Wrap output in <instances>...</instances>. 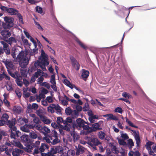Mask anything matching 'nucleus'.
Wrapping results in <instances>:
<instances>
[{"label":"nucleus","mask_w":156,"mask_h":156,"mask_svg":"<svg viewBox=\"0 0 156 156\" xmlns=\"http://www.w3.org/2000/svg\"><path fill=\"white\" fill-rule=\"evenodd\" d=\"M98 135L100 139L103 140L105 137V134L104 132L101 131L98 133Z\"/></svg>","instance_id":"nucleus-34"},{"label":"nucleus","mask_w":156,"mask_h":156,"mask_svg":"<svg viewBox=\"0 0 156 156\" xmlns=\"http://www.w3.org/2000/svg\"><path fill=\"white\" fill-rule=\"evenodd\" d=\"M58 134L55 129L52 130L51 134L49 136V138H50L51 140L53 139L52 137L55 138L58 137Z\"/></svg>","instance_id":"nucleus-23"},{"label":"nucleus","mask_w":156,"mask_h":156,"mask_svg":"<svg viewBox=\"0 0 156 156\" xmlns=\"http://www.w3.org/2000/svg\"><path fill=\"white\" fill-rule=\"evenodd\" d=\"M34 22L35 25L39 29L41 30H43V29L41 27V26L40 25L39 23H38L36 22V21H35L34 20Z\"/></svg>","instance_id":"nucleus-59"},{"label":"nucleus","mask_w":156,"mask_h":156,"mask_svg":"<svg viewBox=\"0 0 156 156\" xmlns=\"http://www.w3.org/2000/svg\"><path fill=\"white\" fill-rule=\"evenodd\" d=\"M63 149L62 147L58 146L54 148V147H51V152H52L53 156H55V154L57 153L61 154L62 153Z\"/></svg>","instance_id":"nucleus-12"},{"label":"nucleus","mask_w":156,"mask_h":156,"mask_svg":"<svg viewBox=\"0 0 156 156\" xmlns=\"http://www.w3.org/2000/svg\"><path fill=\"white\" fill-rule=\"evenodd\" d=\"M72 119L69 117H67L66 120L64 121V124L66 123H73L72 122Z\"/></svg>","instance_id":"nucleus-60"},{"label":"nucleus","mask_w":156,"mask_h":156,"mask_svg":"<svg viewBox=\"0 0 156 156\" xmlns=\"http://www.w3.org/2000/svg\"><path fill=\"white\" fill-rule=\"evenodd\" d=\"M112 151L113 153L115 154H118L119 153L118 149L116 147V146L115 145L112 146Z\"/></svg>","instance_id":"nucleus-42"},{"label":"nucleus","mask_w":156,"mask_h":156,"mask_svg":"<svg viewBox=\"0 0 156 156\" xmlns=\"http://www.w3.org/2000/svg\"><path fill=\"white\" fill-rule=\"evenodd\" d=\"M72 111L71 109L70 108L68 107L66 108L65 110V113L67 115H70L72 113Z\"/></svg>","instance_id":"nucleus-47"},{"label":"nucleus","mask_w":156,"mask_h":156,"mask_svg":"<svg viewBox=\"0 0 156 156\" xmlns=\"http://www.w3.org/2000/svg\"><path fill=\"white\" fill-rule=\"evenodd\" d=\"M11 55L13 58L16 59L21 68H26L28 64L29 58L27 56V52L25 53L23 51L19 52L18 49L14 48H12Z\"/></svg>","instance_id":"nucleus-1"},{"label":"nucleus","mask_w":156,"mask_h":156,"mask_svg":"<svg viewBox=\"0 0 156 156\" xmlns=\"http://www.w3.org/2000/svg\"><path fill=\"white\" fill-rule=\"evenodd\" d=\"M49 147V146L44 143H41L39 149H37L34 150L33 153L34 155L39 154L41 152H44L45 150L48 149Z\"/></svg>","instance_id":"nucleus-7"},{"label":"nucleus","mask_w":156,"mask_h":156,"mask_svg":"<svg viewBox=\"0 0 156 156\" xmlns=\"http://www.w3.org/2000/svg\"><path fill=\"white\" fill-rule=\"evenodd\" d=\"M57 122L58 124L62 122H63L64 123V121L62 117H58L57 118Z\"/></svg>","instance_id":"nucleus-52"},{"label":"nucleus","mask_w":156,"mask_h":156,"mask_svg":"<svg viewBox=\"0 0 156 156\" xmlns=\"http://www.w3.org/2000/svg\"><path fill=\"white\" fill-rule=\"evenodd\" d=\"M20 129L25 132L28 133L30 132L27 124H25L24 126L20 127Z\"/></svg>","instance_id":"nucleus-29"},{"label":"nucleus","mask_w":156,"mask_h":156,"mask_svg":"<svg viewBox=\"0 0 156 156\" xmlns=\"http://www.w3.org/2000/svg\"><path fill=\"white\" fill-rule=\"evenodd\" d=\"M41 119L44 123L47 124H50L51 122L50 120L48 119L47 117L44 116H42Z\"/></svg>","instance_id":"nucleus-27"},{"label":"nucleus","mask_w":156,"mask_h":156,"mask_svg":"<svg viewBox=\"0 0 156 156\" xmlns=\"http://www.w3.org/2000/svg\"><path fill=\"white\" fill-rule=\"evenodd\" d=\"M64 98H65L66 100L68 101H70L72 103H73L75 104H76L77 103V101L76 100L73 99H70L65 95H64Z\"/></svg>","instance_id":"nucleus-43"},{"label":"nucleus","mask_w":156,"mask_h":156,"mask_svg":"<svg viewBox=\"0 0 156 156\" xmlns=\"http://www.w3.org/2000/svg\"><path fill=\"white\" fill-rule=\"evenodd\" d=\"M55 109L56 110V113L58 114H61L62 108L58 104L55 105Z\"/></svg>","instance_id":"nucleus-30"},{"label":"nucleus","mask_w":156,"mask_h":156,"mask_svg":"<svg viewBox=\"0 0 156 156\" xmlns=\"http://www.w3.org/2000/svg\"><path fill=\"white\" fill-rule=\"evenodd\" d=\"M1 34L3 37L4 40L5 41L11 35V33L9 31H7L5 30H2Z\"/></svg>","instance_id":"nucleus-14"},{"label":"nucleus","mask_w":156,"mask_h":156,"mask_svg":"<svg viewBox=\"0 0 156 156\" xmlns=\"http://www.w3.org/2000/svg\"><path fill=\"white\" fill-rule=\"evenodd\" d=\"M22 80V77L21 76H17L16 79V82L17 85L20 87H21L23 85V82L21 81Z\"/></svg>","instance_id":"nucleus-22"},{"label":"nucleus","mask_w":156,"mask_h":156,"mask_svg":"<svg viewBox=\"0 0 156 156\" xmlns=\"http://www.w3.org/2000/svg\"><path fill=\"white\" fill-rule=\"evenodd\" d=\"M85 123L88 125H90V123L86 122L83 119L81 118H78L76 119V123H74L75 125L74 126L75 127V129L80 130L81 129L82 127Z\"/></svg>","instance_id":"nucleus-5"},{"label":"nucleus","mask_w":156,"mask_h":156,"mask_svg":"<svg viewBox=\"0 0 156 156\" xmlns=\"http://www.w3.org/2000/svg\"><path fill=\"white\" fill-rule=\"evenodd\" d=\"M74 151L73 150H69L67 153H64L62 155V156H73L74 154Z\"/></svg>","instance_id":"nucleus-28"},{"label":"nucleus","mask_w":156,"mask_h":156,"mask_svg":"<svg viewBox=\"0 0 156 156\" xmlns=\"http://www.w3.org/2000/svg\"><path fill=\"white\" fill-rule=\"evenodd\" d=\"M20 138L22 142L25 146L27 144H31L34 141L29 136L26 134L23 135L21 136Z\"/></svg>","instance_id":"nucleus-6"},{"label":"nucleus","mask_w":156,"mask_h":156,"mask_svg":"<svg viewBox=\"0 0 156 156\" xmlns=\"http://www.w3.org/2000/svg\"><path fill=\"white\" fill-rule=\"evenodd\" d=\"M100 142L97 138L91 139V142L90 144H94L95 145H98L100 144Z\"/></svg>","instance_id":"nucleus-26"},{"label":"nucleus","mask_w":156,"mask_h":156,"mask_svg":"<svg viewBox=\"0 0 156 156\" xmlns=\"http://www.w3.org/2000/svg\"><path fill=\"white\" fill-rule=\"evenodd\" d=\"M0 43L3 45V49H4L8 48H9V45L8 44L4 41H1Z\"/></svg>","instance_id":"nucleus-50"},{"label":"nucleus","mask_w":156,"mask_h":156,"mask_svg":"<svg viewBox=\"0 0 156 156\" xmlns=\"http://www.w3.org/2000/svg\"><path fill=\"white\" fill-rule=\"evenodd\" d=\"M50 82L53 84H56L55 74H53L51 76L50 79Z\"/></svg>","instance_id":"nucleus-36"},{"label":"nucleus","mask_w":156,"mask_h":156,"mask_svg":"<svg viewBox=\"0 0 156 156\" xmlns=\"http://www.w3.org/2000/svg\"><path fill=\"white\" fill-rule=\"evenodd\" d=\"M104 117H108L107 118V120H118V118L116 116L114 115L113 114H106L103 116Z\"/></svg>","instance_id":"nucleus-19"},{"label":"nucleus","mask_w":156,"mask_h":156,"mask_svg":"<svg viewBox=\"0 0 156 156\" xmlns=\"http://www.w3.org/2000/svg\"><path fill=\"white\" fill-rule=\"evenodd\" d=\"M122 96L125 98H128V99L131 98L132 96L130 94H128L126 92H124L122 94Z\"/></svg>","instance_id":"nucleus-61"},{"label":"nucleus","mask_w":156,"mask_h":156,"mask_svg":"<svg viewBox=\"0 0 156 156\" xmlns=\"http://www.w3.org/2000/svg\"><path fill=\"white\" fill-rule=\"evenodd\" d=\"M124 140H125L119 139L118 140L119 143L120 145L124 146L126 145V143Z\"/></svg>","instance_id":"nucleus-56"},{"label":"nucleus","mask_w":156,"mask_h":156,"mask_svg":"<svg viewBox=\"0 0 156 156\" xmlns=\"http://www.w3.org/2000/svg\"><path fill=\"white\" fill-rule=\"evenodd\" d=\"M55 104H51L48 107L47 110L49 112H50L51 113H53L55 112Z\"/></svg>","instance_id":"nucleus-21"},{"label":"nucleus","mask_w":156,"mask_h":156,"mask_svg":"<svg viewBox=\"0 0 156 156\" xmlns=\"http://www.w3.org/2000/svg\"><path fill=\"white\" fill-rule=\"evenodd\" d=\"M41 70H39V71H37V72L35 73L34 74V76L36 78H38L39 76H40L41 73Z\"/></svg>","instance_id":"nucleus-53"},{"label":"nucleus","mask_w":156,"mask_h":156,"mask_svg":"<svg viewBox=\"0 0 156 156\" xmlns=\"http://www.w3.org/2000/svg\"><path fill=\"white\" fill-rule=\"evenodd\" d=\"M27 90H23V95H24V97L26 98H28L30 96V93L29 92H27Z\"/></svg>","instance_id":"nucleus-57"},{"label":"nucleus","mask_w":156,"mask_h":156,"mask_svg":"<svg viewBox=\"0 0 156 156\" xmlns=\"http://www.w3.org/2000/svg\"><path fill=\"white\" fill-rule=\"evenodd\" d=\"M31 145L29 144H27L26 146H27L28 149L27 151L29 152H32V150H33L34 148V147L33 146V143Z\"/></svg>","instance_id":"nucleus-41"},{"label":"nucleus","mask_w":156,"mask_h":156,"mask_svg":"<svg viewBox=\"0 0 156 156\" xmlns=\"http://www.w3.org/2000/svg\"><path fill=\"white\" fill-rule=\"evenodd\" d=\"M29 135L30 136V137L31 139H35L37 138H38V140H41V138L40 137H38V136L37 134H36L35 132L34 131H32L30 133Z\"/></svg>","instance_id":"nucleus-25"},{"label":"nucleus","mask_w":156,"mask_h":156,"mask_svg":"<svg viewBox=\"0 0 156 156\" xmlns=\"http://www.w3.org/2000/svg\"><path fill=\"white\" fill-rule=\"evenodd\" d=\"M5 146L4 145L0 146V151L3 152L5 151L7 155L10 156L11 148H9V151H8V147H5Z\"/></svg>","instance_id":"nucleus-17"},{"label":"nucleus","mask_w":156,"mask_h":156,"mask_svg":"<svg viewBox=\"0 0 156 156\" xmlns=\"http://www.w3.org/2000/svg\"><path fill=\"white\" fill-rule=\"evenodd\" d=\"M69 58L72 66L78 71L80 68V65L77 60L73 56L70 55Z\"/></svg>","instance_id":"nucleus-9"},{"label":"nucleus","mask_w":156,"mask_h":156,"mask_svg":"<svg viewBox=\"0 0 156 156\" xmlns=\"http://www.w3.org/2000/svg\"><path fill=\"white\" fill-rule=\"evenodd\" d=\"M6 41L10 45L13 43H16L17 42L16 39L13 37H9L8 39L6 40Z\"/></svg>","instance_id":"nucleus-24"},{"label":"nucleus","mask_w":156,"mask_h":156,"mask_svg":"<svg viewBox=\"0 0 156 156\" xmlns=\"http://www.w3.org/2000/svg\"><path fill=\"white\" fill-rule=\"evenodd\" d=\"M9 116L6 113L3 114L0 118V126H4L9 120Z\"/></svg>","instance_id":"nucleus-11"},{"label":"nucleus","mask_w":156,"mask_h":156,"mask_svg":"<svg viewBox=\"0 0 156 156\" xmlns=\"http://www.w3.org/2000/svg\"><path fill=\"white\" fill-rule=\"evenodd\" d=\"M83 130H91V127H90L88 125H85V124L82 127Z\"/></svg>","instance_id":"nucleus-58"},{"label":"nucleus","mask_w":156,"mask_h":156,"mask_svg":"<svg viewBox=\"0 0 156 156\" xmlns=\"http://www.w3.org/2000/svg\"><path fill=\"white\" fill-rule=\"evenodd\" d=\"M4 99L3 100L5 104V105L7 106L8 107H9L10 106V103L9 101L6 99V97L5 96V94L4 95Z\"/></svg>","instance_id":"nucleus-38"},{"label":"nucleus","mask_w":156,"mask_h":156,"mask_svg":"<svg viewBox=\"0 0 156 156\" xmlns=\"http://www.w3.org/2000/svg\"><path fill=\"white\" fill-rule=\"evenodd\" d=\"M2 62L5 64L6 68L8 70L9 69H13L14 65L12 62L4 59L2 60Z\"/></svg>","instance_id":"nucleus-13"},{"label":"nucleus","mask_w":156,"mask_h":156,"mask_svg":"<svg viewBox=\"0 0 156 156\" xmlns=\"http://www.w3.org/2000/svg\"><path fill=\"white\" fill-rule=\"evenodd\" d=\"M121 136L124 140H127L129 138L127 134L126 133H122L121 135Z\"/></svg>","instance_id":"nucleus-62"},{"label":"nucleus","mask_w":156,"mask_h":156,"mask_svg":"<svg viewBox=\"0 0 156 156\" xmlns=\"http://www.w3.org/2000/svg\"><path fill=\"white\" fill-rule=\"evenodd\" d=\"M12 145L11 144L8 142H6L5 143V144L4 145L5 146V147H8V151H9V148H11V149H10L11 151V153L12 149H13V147L12 146Z\"/></svg>","instance_id":"nucleus-44"},{"label":"nucleus","mask_w":156,"mask_h":156,"mask_svg":"<svg viewBox=\"0 0 156 156\" xmlns=\"http://www.w3.org/2000/svg\"><path fill=\"white\" fill-rule=\"evenodd\" d=\"M9 132L10 133L11 138L14 139L19 137L21 134L20 132L17 130L16 127H13L12 129H9Z\"/></svg>","instance_id":"nucleus-8"},{"label":"nucleus","mask_w":156,"mask_h":156,"mask_svg":"<svg viewBox=\"0 0 156 156\" xmlns=\"http://www.w3.org/2000/svg\"><path fill=\"white\" fill-rule=\"evenodd\" d=\"M76 42L80 45L83 48L86 49L87 48L86 46L85 45L78 39H76Z\"/></svg>","instance_id":"nucleus-35"},{"label":"nucleus","mask_w":156,"mask_h":156,"mask_svg":"<svg viewBox=\"0 0 156 156\" xmlns=\"http://www.w3.org/2000/svg\"><path fill=\"white\" fill-rule=\"evenodd\" d=\"M153 144V143L151 141H148L147 142L145 145L147 149H151V146Z\"/></svg>","instance_id":"nucleus-40"},{"label":"nucleus","mask_w":156,"mask_h":156,"mask_svg":"<svg viewBox=\"0 0 156 156\" xmlns=\"http://www.w3.org/2000/svg\"><path fill=\"white\" fill-rule=\"evenodd\" d=\"M59 142H60V140L58 139V137H57L55 138V139L51 142V143L52 145H55Z\"/></svg>","instance_id":"nucleus-45"},{"label":"nucleus","mask_w":156,"mask_h":156,"mask_svg":"<svg viewBox=\"0 0 156 156\" xmlns=\"http://www.w3.org/2000/svg\"><path fill=\"white\" fill-rule=\"evenodd\" d=\"M92 127H91V131H96L97 130H101L102 129L101 127H100V124L98 123H94L92 124Z\"/></svg>","instance_id":"nucleus-15"},{"label":"nucleus","mask_w":156,"mask_h":156,"mask_svg":"<svg viewBox=\"0 0 156 156\" xmlns=\"http://www.w3.org/2000/svg\"><path fill=\"white\" fill-rule=\"evenodd\" d=\"M70 129H72V128L73 129H75V127L74 126L75 125L74 123H66L65 124Z\"/></svg>","instance_id":"nucleus-46"},{"label":"nucleus","mask_w":156,"mask_h":156,"mask_svg":"<svg viewBox=\"0 0 156 156\" xmlns=\"http://www.w3.org/2000/svg\"><path fill=\"white\" fill-rule=\"evenodd\" d=\"M36 10L39 13H42L43 12L42 8L37 6L36 8Z\"/></svg>","instance_id":"nucleus-54"},{"label":"nucleus","mask_w":156,"mask_h":156,"mask_svg":"<svg viewBox=\"0 0 156 156\" xmlns=\"http://www.w3.org/2000/svg\"><path fill=\"white\" fill-rule=\"evenodd\" d=\"M0 9L4 12H7L9 14L12 15H16L18 12L17 10L13 8H8L7 7L1 5L0 6Z\"/></svg>","instance_id":"nucleus-3"},{"label":"nucleus","mask_w":156,"mask_h":156,"mask_svg":"<svg viewBox=\"0 0 156 156\" xmlns=\"http://www.w3.org/2000/svg\"><path fill=\"white\" fill-rule=\"evenodd\" d=\"M89 105L87 103H85L84 106H83V110L84 112H86L89 110Z\"/></svg>","instance_id":"nucleus-48"},{"label":"nucleus","mask_w":156,"mask_h":156,"mask_svg":"<svg viewBox=\"0 0 156 156\" xmlns=\"http://www.w3.org/2000/svg\"><path fill=\"white\" fill-rule=\"evenodd\" d=\"M40 142L39 141H37L35 143H33V146L35 148L34 149H39L40 146Z\"/></svg>","instance_id":"nucleus-33"},{"label":"nucleus","mask_w":156,"mask_h":156,"mask_svg":"<svg viewBox=\"0 0 156 156\" xmlns=\"http://www.w3.org/2000/svg\"><path fill=\"white\" fill-rule=\"evenodd\" d=\"M23 83L26 87L28 86L29 85V82L26 79H23Z\"/></svg>","instance_id":"nucleus-64"},{"label":"nucleus","mask_w":156,"mask_h":156,"mask_svg":"<svg viewBox=\"0 0 156 156\" xmlns=\"http://www.w3.org/2000/svg\"><path fill=\"white\" fill-rule=\"evenodd\" d=\"M115 112L121 114L122 113L123 110L121 108L118 107L115 109Z\"/></svg>","instance_id":"nucleus-51"},{"label":"nucleus","mask_w":156,"mask_h":156,"mask_svg":"<svg viewBox=\"0 0 156 156\" xmlns=\"http://www.w3.org/2000/svg\"><path fill=\"white\" fill-rule=\"evenodd\" d=\"M6 123L10 129H12L13 127H16L15 126L16 124V120L15 119H13L11 120H9Z\"/></svg>","instance_id":"nucleus-16"},{"label":"nucleus","mask_w":156,"mask_h":156,"mask_svg":"<svg viewBox=\"0 0 156 156\" xmlns=\"http://www.w3.org/2000/svg\"><path fill=\"white\" fill-rule=\"evenodd\" d=\"M84 148L83 147L81 146H78V148L77 149L76 154L78 153H79L80 152H82L84 151Z\"/></svg>","instance_id":"nucleus-49"},{"label":"nucleus","mask_w":156,"mask_h":156,"mask_svg":"<svg viewBox=\"0 0 156 156\" xmlns=\"http://www.w3.org/2000/svg\"><path fill=\"white\" fill-rule=\"evenodd\" d=\"M9 73L10 75L13 78H15L16 79V78L17 77V76H20V75L18 73H15V74L12 73L10 71L7 70Z\"/></svg>","instance_id":"nucleus-32"},{"label":"nucleus","mask_w":156,"mask_h":156,"mask_svg":"<svg viewBox=\"0 0 156 156\" xmlns=\"http://www.w3.org/2000/svg\"><path fill=\"white\" fill-rule=\"evenodd\" d=\"M34 126L36 129L39 130L40 132H43V127L39 123L35 124Z\"/></svg>","instance_id":"nucleus-31"},{"label":"nucleus","mask_w":156,"mask_h":156,"mask_svg":"<svg viewBox=\"0 0 156 156\" xmlns=\"http://www.w3.org/2000/svg\"><path fill=\"white\" fill-rule=\"evenodd\" d=\"M43 152H40V153L41 154L42 156H53L52 152H51V150L50 151L47 153H43Z\"/></svg>","instance_id":"nucleus-37"},{"label":"nucleus","mask_w":156,"mask_h":156,"mask_svg":"<svg viewBox=\"0 0 156 156\" xmlns=\"http://www.w3.org/2000/svg\"><path fill=\"white\" fill-rule=\"evenodd\" d=\"M23 152L22 150L18 149H12L11 152L13 156H18L20 155V154L22 153Z\"/></svg>","instance_id":"nucleus-18"},{"label":"nucleus","mask_w":156,"mask_h":156,"mask_svg":"<svg viewBox=\"0 0 156 156\" xmlns=\"http://www.w3.org/2000/svg\"><path fill=\"white\" fill-rule=\"evenodd\" d=\"M4 20L5 23L3 24L4 28L9 29L13 26L14 19L12 17L5 16Z\"/></svg>","instance_id":"nucleus-4"},{"label":"nucleus","mask_w":156,"mask_h":156,"mask_svg":"<svg viewBox=\"0 0 156 156\" xmlns=\"http://www.w3.org/2000/svg\"><path fill=\"white\" fill-rule=\"evenodd\" d=\"M41 61H37L36 62V64L37 66H39L43 70V71H45L46 69L45 66H48L49 64V62L48 61L47 57L40 58Z\"/></svg>","instance_id":"nucleus-2"},{"label":"nucleus","mask_w":156,"mask_h":156,"mask_svg":"<svg viewBox=\"0 0 156 156\" xmlns=\"http://www.w3.org/2000/svg\"><path fill=\"white\" fill-rule=\"evenodd\" d=\"M133 131L135 139L136 142L137 147H140V144L141 140L139 132V131H136L135 130H132Z\"/></svg>","instance_id":"nucleus-10"},{"label":"nucleus","mask_w":156,"mask_h":156,"mask_svg":"<svg viewBox=\"0 0 156 156\" xmlns=\"http://www.w3.org/2000/svg\"><path fill=\"white\" fill-rule=\"evenodd\" d=\"M46 100L49 103H51L53 102V100L51 96H48L46 97Z\"/></svg>","instance_id":"nucleus-55"},{"label":"nucleus","mask_w":156,"mask_h":156,"mask_svg":"<svg viewBox=\"0 0 156 156\" xmlns=\"http://www.w3.org/2000/svg\"><path fill=\"white\" fill-rule=\"evenodd\" d=\"M82 73L81 74V76L83 80L86 79L89 76L90 73L88 71L84 69H82Z\"/></svg>","instance_id":"nucleus-20"},{"label":"nucleus","mask_w":156,"mask_h":156,"mask_svg":"<svg viewBox=\"0 0 156 156\" xmlns=\"http://www.w3.org/2000/svg\"><path fill=\"white\" fill-rule=\"evenodd\" d=\"M91 130H82L80 132L81 134L87 135L90 133L92 132Z\"/></svg>","instance_id":"nucleus-39"},{"label":"nucleus","mask_w":156,"mask_h":156,"mask_svg":"<svg viewBox=\"0 0 156 156\" xmlns=\"http://www.w3.org/2000/svg\"><path fill=\"white\" fill-rule=\"evenodd\" d=\"M128 144L131 147L134 146V144L133 140L131 139H129L128 140Z\"/></svg>","instance_id":"nucleus-63"}]
</instances>
